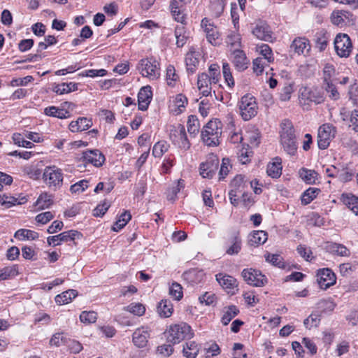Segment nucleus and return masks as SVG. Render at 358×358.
I'll return each mask as SVG.
<instances>
[{"mask_svg": "<svg viewBox=\"0 0 358 358\" xmlns=\"http://www.w3.org/2000/svg\"><path fill=\"white\" fill-rule=\"evenodd\" d=\"M280 144L285 154L290 156L297 154V138L294 127L289 120H284L280 124Z\"/></svg>", "mask_w": 358, "mask_h": 358, "instance_id": "1", "label": "nucleus"}, {"mask_svg": "<svg viewBox=\"0 0 358 358\" xmlns=\"http://www.w3.org/2000/svg\"><path fill=\"white\" fill-rule=\"evenodd\" d=\"M222 124L218 119L209 121L201 131V138L208 146H217L220 143Z\"/></svg>", "mask_w": 358, "mask_h": 358, "instance_id": "2", "label": "nucleus"}, {"mask_svg": "<svg viewBox=\"0 0 358 358\" xmlns=\"http://www.w3.org/2000/svg\"><path fill=\"white\" fill-rule=\"evenodd\" d=\"M165 334L168 342L173 344L179 343L185 339H190L194 336L191 327L185 322L171 325Z\"/></svg>", "mask_w": 358, "mask_h": 358, "instance_id": "3", "label": "nucleus"}, {"mask_svg": "<svg viewBox=\"0 0 358 358\" xmlns=\"http://www.w3.org/2000/svg\"><path fill=\"white\" fill-rule=\"evenodd\" d=\"M42 179L50 190L57 191L63 185L62 170L55 165L48 166L43 171Z\"/></svg>", "mask_w": 358, "mask_h": 358, "instance_id": "4", "label": "nucleus"}, {"mask_svg": "<svg viewBox=\"0 0 358 358\" xmlns=\"http://www.w3.org/2000/svg\"><path fill=\"white\" fill-rule=\"evenodd\" d=\"M239 113L244 121H248L256 116L258 106L255 97L247 94L243 96L238 102Z\"/></svg>", "mask_w": 358, "mask_h": 358, "instance_id": "5", "label": "nucleus"}, {"mask_svg": "<svg viewBox=\"0 0 358 358\" xmlns=\"http://www.w3.org/2000/svg\"><path fill=\"white\" fill-rule=\"evenodd\" d=\"M137 68L143 77H148L152 80L158 78L160 75L159 63L154 57L141 59Z\"/></svg>", "mask_w": 358, "mask_h": 358, "instance_id": "6", "label": "nucleus"}, {"mask_svg": "<svg viewBox=\"0 0 358 358\" xmlns=\"http://www.w3.org/2000/svg\"><path fill=\"white\" fill-rule=\"evenodd\" d=\"M230 186L231 187L229 192L230 203L234 206H237L239 203L238 194L245 192V189L248 187V180H245V177L243 175H237L231 180Z\"/></svg>", "mask_w": 358, "mask_h": 358, "instance_id": "7", "label": "nucleus"}, {"mask_svg": "<svg viewBox=\"0 0 358 358\" xmlns=\"http://www.w3.org/2000/svg\"><path fill=\"white\" fill-rule=\"evenodd\" d=\"M336 128L331 124L327 123L320 126L317 134V145L321 150L327 148L331 140L335 137Z\"/></svg>", "mask_w": 358, "mask_h": 358, "instance_id": "8", "label": "nucleus"}, {"mask_svg": "<svg viewBox=\"0 0 358 358\" xmlns=\"http://www.w3.org/2000/svg\"><path fill=\"white\" fill-rule=\"evenodd\" d=\"M334 48L340 57H348L352 50V43L347 34L339 33L334 39Z\"/></svg>", "mask_w": 358, "mask_h": 358, "instance_id": "9", "label": "nucleus"}, {"mask_svg": "<svg viewBox=\"0 0 358 358\" xmlns=\"http://www.w3.org/2000/svg\"><path fill=\"white\" fill-rule=\"evenodd\" d=\"M169 136L172 142L179 148L184 150L189 148L190 143L187 137L185 128L182 124L171 126Z\"/></svg>", "mask_w": 358, "mask_h": 358, "instance_id": "10", "label": "nucleus"}, {"mask_svg": "<svg viewBox=\"0 0 358 358\" xmlns=\"http://www.w3.org/2000/svg\"><path fill=\"white\" fill-rule=\"evenodd\" d=\"M323 92L317 88L304 87L300 89L299 101L301 103L306 105L310 102L320 104L324 101Z\"/></svg>", "mask_w": 358, "mask_h": 358, "instance_id": "11", "label": "nucleus"}, {"mask_svg": "<svg viewBox=\"0 0 358 358\" xmlns=\"http://www.w3.org/2000/svg\"><path fill=\"white\" fill-rule=\"evenodd\" d=\"M241 276L247 284L254 287H262L267 283V278L259 271L253 268H244Z\"/></svg>", "mask_w": 358, "mask_h": 358, "instance_id": "12", "label": "nucleus"}, {"mask_svg": "<svg viewBox=\"0 0 358 358\" xmlns=\"http://www.w3.org/2000/svg\"><path fill=\"white\" fill-rule=\"evenodd\" d=\"M82 237V234L76 230H69L64 231L58 235L49 236L47 242L49 245H59L62 242L74 241Z\"/></svg>", "mask_w": 358, "mask_h": 358, "instance_id": "13", "label": "nucleus"}, {"mask_svg": "<svg viewBox=\"0 0 358 358\" xmlns=\"http://www.w3.org/2000/svg\"><path fill=\"white\" fill-rule=\"evenodd\" d=\"M317 281L321 289H327L336 283V277L330 268H320L317 273Z\"/></svg>", "mask_w": 358, "mask_h": 358, "instance_id": "14", "label": "nucleus"}, {"mask_svg": "<svg viewBox=\"0 0 358 358\" xmlns=\"http://www.w3.org/2000/svg\"><path fill=\"white\" fill-rule=\"evenodd\" d=\"M252 34L260 40L265 41H272L273 32L270 26L265 22L260 21L257 23L252 29Z\"/></svg>", "mask_w": 358, "mask_h": 358, "instance_id": "15", "label": "nucleus"}, {"mask_svg": "<svg viewBox=\"0 0 358 358\" xmlns=\"http://www.w3.org/2000/svg\"><path fill=\"white\" fill-rule=\"evenodd\" d=\"M216 280L219 282L223 289L228 292L234 293V290H238V282L235 278L222 273H217L215 275Z\"/></svg>", "mask_w": 358, "mask_h": 358, "instance_id": "16", "label": "nucleus"}, {"mask_svg": "<svg viewBox=\"0 0 358 358\" xmlns=\"http://www.w3.org/2000/svg\"><path fill=\"white\" fill-rule=\"evenodd\" d=\"M152 98V92L150 86L147 85L141 88L138 94V110L145 111L148 109Z\"/></svg>", "mask_w": 358, "mask_h": 358, "instance_id": "17", "label": "nucleus"}, {"mask_svg": "<svg viewBox=\"0 0 358 358\" xmlns=\"http://www.w3.org/2000/svg\"><path fill=\"white\" fill-rule=\"evenodd\" d=\"M43 164L41 161L34 162L31 164H27L22 166V170L24 174L29 178L37 180L42 177Z\"/></svg>", "mask_w": 358, "mask_h": 358, "instance_id": "18", "label": "nucleus"}, {"mask_svg": "<svg viewBox=\"0 0 358 358\" xmlns=\"http://www.w3.org/2000/svg\"><path fill=\"white\" fill-rule=\"evenodd\" d=\"M201 27L204 29L208 41L212 45H217L220 36L217 27L210 24L206 18L202 20Z\"/></svg>", "mask_w": 358, "mask_h": 358, "instance_id": "19", "label": "nucleus"}, {"mask_svg": "<svg viewBox=\"0 0 358 358\" xmlns=\"http://www.w3.org/2000/svg\"><path fill=\"white\" fill-rule=\"evenodd\" d=\"M219 158L207 161L200 165V175L204 178H212L219 165Z\"/></svg>", "mask_w": 358, "mask_h": 358, "instance_id": "20", "label": "nucleus"}, {"mask_svg": "<svg viewBox=\"0 0 358 358\" xmlns=\"http://www.w3.org/2000/svg\"><path fill=\"white\" fill-rule=\"evenodd\" d=\"M182 276L187 283L191 285H194L201 282L203 280L205 273L202 270L192 268L184 272Z\"/></svg>", "mask_w": 358, "mask_h": 358, "instance_id": "21", "label": "nucleus"}, {"mask_svg": "<svg viewBox=\"0 0 358 358\" xmlns=\"http://www.w3.org/2000/svg\"><path fill=\"white\" fill-rule=\"evenodd\" d=\"M149 337L150 333L148 328L141 327L136 329L133 333L132 341L138 348H144L148 343Z\"/></svg>", "mask_w": 358, "mask_h": 358, "instance_id": "22", "label": "nucleus"}, {"mask_svg": "<svg viewBox=\"0 0 358 358\" xmlns=\"http://www.w3.org/2000/svg\"><path fill=\"white\" fill-rule=\"evenodd\" d=\"M182 2L178 0H172L170 4L171 13L173 19L181 24H185L186 14L184 12Z\"/></svg>", "mask_w": 358, "mask_h": 358, "instance_id": "23", "label": "nucleus"}, {"mask_svg": "<svg viewBox=\"0 0 358 358\" xmlns=\"http://www.w3.org/2000/svg\"><path fill=\"white\" fill-rule=\"evenodd\" d=\"M233 63L235 67L238 71H244L248 68L249 60L246 57L244 52L240 49H235L233 50Z\"/></svg>", "mask_w": 358, "mask_h": 358, "instance_id": "24", "label": "nucleus"}, {"mask_svg": "<svg viewBox=\"0 0 358 358\" xmlns=\"http://www.w3.org/2000/svg\"><path fill=\"white\" fill-rule=\"evenodd\" d=\"M92 125V122L87 117H79L76 121H72L69 124V129L72 132H78L88 129Z\"/></svg>", "mask_w": 358, "mask_h": 358, "instance_id": "25", "label": "nucleus"}, {"mask_svg": "<svg viewBox=\"0 0 358 358\" xmlns=\"http://www.w3.org/2000/svg\"><path fill=\"white\" fill-rule=\"evenodd\" d=\"M341 200L348 208H350L356 215H358V197L352 194H343Z\"/></svg>", "mask_w": 358, "mask_h": 358, "instance_id": "26", "label": "nucleus"}, {"mask_svg": "<svg viewBox=\"0 0 358 358\" xmlns=\"http://www.w3.org/2000/svg\"><path fill=\"white\" fill-rule=\"evenodd\" d=\"M275 162L268 163L267 165L266 173L268 176L273 178H278L282 174L281 158H274Z\"/></svg>", "mask_w": 358, "mask_h": 358, "instance_id": "27", "label": "nucleus"}, {"mask_svg": "<svg viewBox=\"0 0 358 358\" xmlns=\"http://www.w3.org/2000/svg\"><path fill=\"white\" fill-rule=\"evenodd\" d=\"M268 238L267 233L264 231H254L249 236L248 243L251 246H258L264 244Z\"/></svg>", "mask_w": 358, "mask_h": 358, "instance_id": "28", "label": "nucleus"}, {"mask_svg": "<svg viewBox=\"0 0 358 358\" xmlns=\"http://www.w3.org/2000/svg\"><path fill=\"white\" fill-rule=\"evenodd\" d=\"M173 310V304L169 300H162L157 306V313L162 317H169Z\"/></svg>", "mask_w": 358, "mask_h": 358, "instance_id": "29", "label": "nucleus"}, {"mask_svg": "<svg viewBox=\"0 0 358 358\" xmlns=\"http://www.w3.org/2000/svg\"><path fill=\"white\" fill-rule=\"evenodd\" d=\"M44 113L48 116L57 117L59 119H66L69 117V111L54 106L45 108L44 109Z\"/></svg>", "mask_w": 358, "mask_h": 358, "instance_id": "30", "label": "nucleus"}, {"mask_svg": "<svg viewBox=\"0 0 358 358\" xmlns=\"http://www.w3.org/2000/svg\"><path fill=\"white\" fill-rule=\"evenodd\" d=\"M326 250L331 254L342 257H345L349 255V250L345 245L336 243H327Z\"/></svg>", "mask_w": 358, "mask_h": 358, "instance_id": "31", "label": "nucleus"}, {"mask_svg": "<svg viewBox=\"0 0 358 358\" xmlns=\"http://www.w3.org/2000/svg\"><path fill=\"white\" fill-rule=\"evenodd\" d=\"M309 41L305 37L296 38L290 45L291 49L298 55L303 54L304 50L309 47Z\"/></svg>", "mask_w": 358, "mask_h": 358, "instance_id": "32", "label": "nucleus"}, {"mask_svg": "<svg viewBox=\"0 0 358 358\" xmlns=\"http://www.w3.org/2000/svg\"><path fill=\"white\" fill-rule=\"evenodd\" d=\"M182 352L186 358H196L199 352V345L194 341L187 342Z\"/></svg>", "mask_w": 358, "mask_h": 358, "instance_id": "33", "label": "nucleus"}, {"mask_svg": "<svg viewBox=\"0 0 358 358\" xmlns=\"http://www.w3.org/2000/svg\"><path fill=\"white\" fill-rule=\"evenodd\" d=\"M78 294L75 289H69L55 296V302L59 305L66 304L71 301Z\"/></svg>", "mask_w": 358, "mask_h": 358, "instance_id": "34", "label": "nucleus"}, {"mask_svg": "<svg viewBox=\"0 0 358 358\" xmlns=\"http://www.w3.org/2000/svg\"><path fill=\"white\" fill-rule=\"evenodd\" d=\"M52 204V196L48 193L45 192L39 195L34 203V206L37 210H41L49 208Z\"/></svg>", "mask_w": 358, "mask_h": 358, "instance_id": "35", "label": "nucleus"}, {"mask_svg": "<svg viewBox=\"0 0 358 358\" xmlns=\"http://www.w3.org/2000/svg\"><path fill=\"white\" fill-rule=\"evenodd\" d=\"M244 138L248 141L252 147H257L260 143V131L252 127L246 131Z\"/></svg>", "mask_w": 358, "mask_h": 358, "instance_id": "36", "label": "nucleus"}, {"mask_svg": "<svg viewBox=\"0 0 358 358\" xmlns=\"http://www.w3.org/2000/svg\"><path fill=\"white\" fill-rule=\"evenodd\" d=\"M230 244L226 250V253L229 255H237L241 250V239L236 236L231 238L229 241Z\"/></svg>", "mask_w": 358, "mask_h": 358, "instance_id": "37", "label": "nucleus"}, {"mask_svg": "<svg viewBox=\"0 0 358 358\" xmlns=\"http://www.w3.org/2000/svg\"><path fill=\"white\" fill-rule=\"evenodd\" d=\"M239 313V310L236 306H229L225 308L221 322L224 325H227L231 320Z\"/></svg>", "mask_w": 358, "mask_h": 358, "instance_id": "38", "label": "nucleus"}, {"mask_svg": "<svg viewBox=\"0 0 358 358\" xmlns=\"http://www.w3.org/2000/svg\"><path fill=\"white\" fill-rule=\"evenodd\" d=\"M299 176L307 184H313L317 180L318 173L314 170L303 168L299 171Z\"/></svg>", "mask_w": 358, "mask_h": 358, "instance_id": "39", "label": "nucleus"}, {"mask_svg": "<svg viewBox=\"0 0 358 358\" xmlns=\"http://www.w3.org/2000/svg\"><path fill=\"white\" fill-rule=\"evenodd\" d=\"M14 237L19 240H35L38 238V234L32 230L20 229L15 233Z\"/></svg>", "mask_w": 358, "mask_h": 358, "instance_id": "40", "label": "nucleus"}, {"mask_svg": "<svg viewBox=\"0 0 358 358\" xmlns=\"http://www.w3.org/2000/svg\"><path fill=\"white\" fill-rule=\"evenodd\" d=\"M320 192V189L315 187H309L301 196V203L303 205L309 204Z\"/></svg>", "mask_w": 358, "mask_h": 358, "instance_id": "41", "label": "nucleus"}, {"mask_svg": "<svg viewBox=\"0 0 358 358\" xmlns=\"http://www.w3.org/2000/svg\"><path fill=\"white\" fill-rule=\"evenodd\" d=\"M185 63L187 71L190 73H194L196 70L199 61L194 52H189L186 55Z\"/></svg>", "mask_w": 358, "mask_h": 358, "instance_id": "42", "label": "nucleus"}, {"mask_svg": "<svg viewBox=\"0 0 358 358\" xmlns=\"http://www.w3.org/2000/svg\"><path fill=\"white\" fill-rule=\"evenodd\" d=\"M323 87L326 92L328 94V96L331 100L337 101L340 99V93L338 92L336 86L332 83V81L324 83Z\"/></svg>", "mask_w": 358, "mask_h": 358, "instance_id": "43", "label": "nucleus"}, {"mask_svg": "<svg viewBox=\"0 0 358 358\" xmlns=\"http://www.w3.org/2000/svg\"><path fill=\"white\" fill-rule=\"evenodd\" d=\"M18 274V267L17 265L6 266L0 269V280H5L13 278Z\"/></svg>", "mask_w": 358, "mask_h": 358, "instance_id": "44", "label": "nucleus"}, {"mask_svg": "<svg viewBox=\"0 0 358 358\" xmlns=\"http://www.w3.org/2000/svg\"><path fill=\"white\" fill-rule=\"evenodd\" d=\"M150 136L147 134H143L138 138V143L141 146L142 153L140 157H148L150 151Z\"/></svg>", "mask_w": 358, "mask_h": 358, "instance_id": "45", "label": "nucleus"}, {"mask_svg": "<svg viewBox=\"0 0 358 358\" xmlns=\"http://www.w3.org/2000/svg\"><path fill=\"white\" fill-rule=\"evenodd\" d=\"M185 187V181L180 179L177 181L176 185L170 187L167 192L166 196L168 200L174 201L177 196L178 193Z\"/></svg>", "mask_w": 358, "mask_h": 358, "instance_id": "46", "label": "nucleus"}, {"mask_svg": "<svg viewBox=\"0 0 358 358\" xmlns=\"http://www.w3.org/2000/svg\"><path fill=\"white\" fill-rule=\"evenodd\" d=\"M241 35L236 31H231L227 36L226 43L235 50L241 46Z\"/></svg>", "mask_w": 358, "mask_h": 358, "instance_id": "47", "label": "nucleus"}, {"mask_svg": "<svg viewBox=\"0 0 358 358\" xmlns=\"http://www.w3.org/2000/svg\"><path fill=\"white\" fill-rule=\"evenodd\" d=\"M166 80L167 85L172 87L176 86V82L179 80V76L172 65H169L166 68Z\"/></svg>", "mask_w": 358, "mask_h": 358, "instance_id": "48", "label": "nucleus"}, {"mask_svg": "<svg viewBox=\"0 0 358 358\" xmlns=\"http://www.w3.org/2000/svg\"><path fill=\"white\" fill-rule=\"evenodd\" d=\"M169 148V145L164 141H158L156 143L152 149L153 157H162L166 153Z\"/></svg>", "mask_w": 358, "mask_h": 358, "instance_id": "49", "label": "nucleus"}, {"mask_svg": "<svg viewBox=\"0 0 358 358\" xmlns=\"http://www.w3.org/2000/svg\"><path fill=\"white\" fill-rule=\"evenodd\" d=\"M176 45L178 47H182L187 42V36L185 34L184 27L177 26L175 29Z\"/></svg>", "mask_w": 358, "mask_h": 358, "instance_id": "50", "label": "nucleus"}, {"mask_svg": "<svg viewBox=\"0 0 358 358\" xmlns=\"http://www.w3.org/2000/svg\"><path fill=\"white\" fill-rule=\"evenodd\" d=\"M222 73L225 83L230 88H232L235 85L234 79L231 71L230 66L227 62H224L222 64Z\"/></svg>", "mask_w": 358, "mask_h": 358, "instance_id": "51", "label": "nucleus"}, {"mask_svg": "<svg viewBox=\"0 0 358 358\" xmlns=\"http://www.w3.org/2000/svg\"><path fill=\"white\" fill-rule=\"evenodd\" d=\"M173 102L174 106L177 108V110H175V112L178 114L182 112L183 109L187 105L188 100L185 95L178 94L176 96Z\"/></svg>", "mask_w": 358, "mask_h": 358, "instance_id": "52", "label": "nucleus"}, {"mask_svg": "<svg viewBox=\"0 0 358 358\" xmlns=\"http://www.w3.org/2000/svg\"><path fill=\"white\" fill-rule=\"evenodd\" d=\"M17 199L9 194H0V204L4 208H8L16 204H20Z\"/></svg>", "mask_w": 358, "mask_h": 358, "instance_id": "53", "label": "nucleus"}, {"mask_svg": "<svg viewBox=\"0 0 358 358\" xmlns=\"http://www.w3.org/2000/svg\"><path fill=\"white\" fill-rule=\"evenodd\" d=\"M187 131L190 134H195L199 130V121L196 115H189L187 120Z\"/></svg>", "mask_w": 358, "mask_h": 358, "instance_id": "54", "label": "nucleus"}, {"mask_svg": "<svg viewBox=\"0 0 358 358\" xmlns=\"http://www.w3.org/2000/svg\"><path fill=\"white\" fill-rule=\"evenodd\" d=\"M124 309L135 315L141 316L145 312V306L140 303H131L124 308Z\"/></svg>", "mask_w": 358, "mask_h": 358, "instance_id": "55", "label": "nucleus"}, {"mask_svg": "<svg viewBox=\"0 0 358 358\" xmlns=\"http://www.w3.org/2000/svg\"><path fill=\"white\" fill-rule=\"evenodd\" d=\"M294 92L293 85L292 84H286L283 86L280 92L279 98L282 101H287L290 99L291 95Z\"/></svg>", "mask_w": 358, "mask_h": 358, "instance_id": "56", "label": "nucleus"}, {"mask_svg": "<svg viewBox=\"0 0 358 358\" xmlns=\"http://www.w3.org/2000/svg\"><path fill=\"white\" fill-rule=\"evenodd\" d=\"M97 313L94 311H83L80 315V320L85 324L94 323L96 321Z\"/></svg>", "mask_w": 358, "mask_h": 358, "instance_id": "57", "label": "nucleus"}, {"mask_svg": "<svg viewBox=\"0 0 358 358\" xmlns=\"http://www.w3.org/2000/svg\"><path fill=\"white\" fill-rule=\"evenodd\" d=\"M208 76H210L211 82L216 84L220 78V69L217 64H212L208 68Z\"/></svg>", "mask_w": 358, "mask_h": 358, "instance_id": "58", "label": "nucleus"}, {"mask_svg": "<svg viewBox=\"0 0 358 358\" xmlns=\"http://www.w3.org/2000/svg\"><path fill=\"white\" fill-rule=\"evenodd\" d=\"M88 180H81L70 187V191L72 194H79L84 192L88 187Z\"/></svg>", "mask_w": 358, "mask_h": 358, "instance_id": "59", "label": "nucleus"}, {"mask_svg": "<svg viewBox=\"0 0 358 358\" xmlns=\"http://www.w3.org/2000/svg\"><path fill=\"white\" fill-rule=\"evenodd\" d=\"M266 260L278 268H284L285 264L282 257L277 254H268Z\"/></svg>", "mask_w": 358, "mask_h": 358, "instance_id": "60", "label": "nucleus"}, {"mask_svg": "<svg viewBox=\"0 0 358 358\" xmlns=\"http://www.w3.org/2000/svg\"><path fill=\"white\" fill-rule=\"evenodd\" d=\"M260 53L264 57L263 60L266 61L267 64L271 63L273 60L271 48L267 44H263L259 47Z\"/></svg>", "mask_w": 358, "mask_h": 358, "instance_id": "61", "label": "nucleus"}, {"mask_svg": "<svg viewBox=\"0 0 358 358\" xmlns=\"http://www.w3.org/2000/svg\"><path fill=\"white\" fill-rule=\"evenodd\" d=\"M212 84L214 83L211 82L210 76L207 73L198 75L197 85L199 90H201L203 87L211 86Z\"/></svg>", "mask_w": 358, "mask_h": 358, "instance_id": "62", "label": "nucleus"}, {"mask_svg": "<svg viewBox=\"0 0 358 358\" xmlns=\"http://www.w3.org/2000/svg\"><path fill=\"white\" fill-rule=\"evenodd\" d=\"M320 322V315L317 314H311L303 321L305 327L308 329L317 327Z\"/></svg>", "mask_w": 358, "mask_h": 358, "instance_id": "63", "label": "nucleus"}, {"mask_svg": "<svg viewBox=\"0 0 358 358\" xmlns=\"http://www.w3.org/2000/svg\"><path fill=\"white\" fill-rule=\"evenodd\" d=\"M170 295L176 300L179 301L182 297V287L177 282H173L169 289Z\"/></svg>", "mask_w": 358, "mask_h": 358, "instance_id": "64", "label": "nucleus"}]
</instances>
